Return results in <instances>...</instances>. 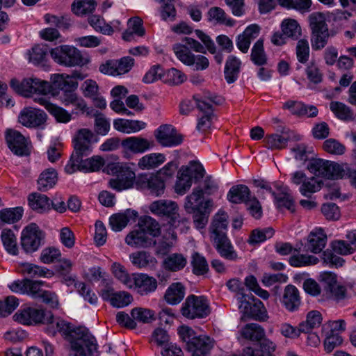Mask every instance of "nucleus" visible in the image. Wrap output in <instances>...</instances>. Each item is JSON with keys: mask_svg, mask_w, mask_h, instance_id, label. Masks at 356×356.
I'll list each match as a JSON object with an SVG mask.
<instances>
[{"mask_svg": "<svg viewBox=\"0 0 356 356\" xmlns=\"http://www.w3.org/2000/svg\"><path fill=\"white\" fill-rule=\"evenodd\" d=\"M14 321L23 325L47 324V330L54 334L60 332L71 345L74 356H90L97 351L95 338L84 327H74L63 320L55 321L51 312L45 313L42 309L25 307L13 316Z\"/></svg>", "mask_w": 356, "mask_h": 356, "instance_id": "f257e3e1", "label": "nucleus"}, {"mask_svg": "<svg viewBox=\"0 0 356 356\" xmlns=\"http://www.w3.org/2000/svg\"><path fill=\"white\" fill-rule=\"evenodd\" d=\"M227 227L228 215L223 211H219L213 217L209 226V235L213 245L220 256L233 261L238 258V255L227 236Z\"/></svg>", "mask_w": 356, "mask_h": 356, "instance_id": "f03ea898", "label": "nucleus"}, {"mask_svg": "<svg viewBox=\"0 0 356 356\" xmlns=\"http://www.w3.org/2000/svg\"><path fill=\"white\" fill-rule=\"evenodd\" d=\"M9 287L13 292L27 294L35 299H41L51 307L58 305L56 294L46 289L49 285L45 282L25 278L13 282Z\"/></svg>", "mask_w": 356, "mask_h": 356, "instance_id": "7ed1b4c3", "label": "nucleus"}, {"mask_svg": "<svg viewBox=\"0 0 356 356\" xmlns=\"http://www.w3.org/2000/svg\"><path fill=\"white\" fill-rule=\"evenodd\" d=\"M311 30L312 47L315 51L323 49L330 37L325 15L319 12L313 13L308 17Z\"/></svg>", "mask_w": 356, "mask_h": 356, "instance_id": "20e7f679", "label": "nucleus"}, {"mask_svg": "<svg viewBox=\"0 0 356 356\" xmlns=\"http://www.w3.org/2000/svg\"><path fill=\"white\" fill-rule=\"evenodd\" d=\"M205 170L202 164L197 161H191L186 166H182L178 172L175 191L179 195H184L192 186V180L202 179Z\"/></svg>", "mask_w": 356, "mask_h": 356, "instance_id": "39448f33", "label": "nucleus"}, {"mask_svg": "<svg viewBox=\"0 0 356 356\" xmlns=\"http://www.w3.org/2000/svg\"><path fill=\"white\" fill-rule=\"evenodd\" d=\"M10 86L17 93L24 97H30L33 93L47 95L51 92L50 83L36 77L24 79L21 82L17 79L10 81Z\"/></svg>", "mask_w": 356, "mask_h": 356, "instance_id": "423d86ee", "label": "nucleus"}, {"mask_svg": "<svg viewBox=\"0 0 356 356\" xmlns=\"http://www.w3.org/2000/svg\"><path fill=\"white\" fill-rule=\"evenodd\" d=\"M50 55L54 60L59 65L73 67L83 65V58L76 48L69 45H60L52 49Z\"/></svg>", "mask_w": 356, "mask_h": 356, "instance_id": "0eeeda50", "label": "nucleus"}, {"mask_svg": "<svg viewBox=\"0 0 356 356\" xmlns=\"http://www.w3.org/2000/svg\"><path fill=\"white\" fill-rule=\"evenodd\" d=\"M92 137L93 134L89 129H82L78 131L74 138V152L65 168L67 173H73V168L78 165L80 156L88 151Z\"/></svg>", "mask_w": 356, "mask_h": 356, "instance_id": "6e6552de", "label": "nucleus"}, {"mask_svg": "<svg viewBox=\"0 0 356 356\" xmlns=\"http://www.w3.org/2000/svg\"><path fill=\"white\" fill-rule=\"evenodd\" d=\"M343 163H338L322 159H311L307 168L309 172L317 177H323L331 179H339L341 171L344 170Z\"/></svg>", "mask_w": 356, "mask_h": 356, "instance_id": "1a4fd4ad", "label": "nucleus"}, {"mask_svg": "<svg viewBox=\"0 0 356 356\" xmlns=\"http://www.w3.org/2000/svg\"><path fill=\"white\" fill-rule=\"evenodd\" d=\"M210 312L207 300L203 296L195 295L188 296L181 308L183 316L190 319L204 318Z\"/></svg>", "mask_w": 356, "mask_h": 356, "instance_id": "9d476101", "label": "nucleus"}, {"mask_svg": "<svg viewBox=\"0 0 356 356\" xmlns=\"http://www.w3.org/2000/svg\"><path fill=\"white\" fill-rule=\"evenodd\" d=\"M148 209L152 213L168 219L172 226L179 221V207L175 201L165 199L155 200L149 204Z\"/></svg>", "mask_w": 356, "mask_h": 356, "instance_id": "9b49d317", "label": "nucleus"}, {"mask_svg": "<svg viewBox=\"0 0 356 356\" xmlns=\"http://www.w3.org/2000/svg\"><path fill=\"white\" fill-rule=\"evenodd\" d=\"M197 107L204 113V115L199 120L197 129L200 131H206L211 124V118L213 115V104H219L220 100H216L217 97L213 96L209 92H205L202 97H194Z\"/></svg>", "mask_w": 356, "mask_h": 356, "instance_id": "f8f14e48", "label": "nucleus"}, {"mask_svg": "<svg viewBox=\"0 0 356 356\" xmlns=\"http://www.w3.org/2000/svg\"><path fill=\"white\" fill-rule=\"evenodd\" d=\"M138 188L147 190L149 193L156 197L161 196L165 189V179L155 174H143L136 179Z\"/></svg>", "mask_w": 356, "mask_h": 356, "instance_id": "ddd939ff", "label": "nucleus"}, {"mask_svg": "<svg viewBox=\"0 0 356 356\" xmlns=\"http://www.w3.org/2000/svg\"><path fill=\"white\" fill-rule=\"evenodd\" d=\"M44 238L42 232L35 223H31L22 231L21 245L26 252L36 251L41 245Z\"/></svg>", "mask_w": 356, "mask_h": 356, "instance_id": "4468645a", "label": "nucleus"}, {"mask_svg": "<svg viewBox=\"0 0 356 356\" xmlns=\"http://www.w3.org/2000/svg\"><path fill=\"white\" fill-rule=\"evenodd\" d=\"M6 139L10 149L18 156H29L31 152V144L19 131L8 129L6 132Z\"/></svg>", "mask_w": 356, "mask_h": 356, "instance_id": "2eb2a0df", "label": "nucleus"}, {"mask_svg": "<svg viewBox=\"0 0 356 356\" xmlns=\"http://www.w3.org/2000/svg\"><path fill=\"white\" fill-rule=\"evenodd\" d=\"M156 141L163 147H173L180 145L183 136L170 124L161 125L154 132Z\"/></svg>", "mask_w": 356, "mask_h": 356, "instance_id": "dca6fc26", "label": "nucleus"}, {"mask_svg": "<svg viewBox=\"0 0 356 356\" xmlns=\"http://www.w3.org/2000/svg\"><path fill=\"white\" fill-rule=\"evenodd\" d=\"M134 64V58L126 56L120 60H110L99 66V71L105 74L116 76L130 71Z\"/></svg>", "mask_w": 356, "mask_h": 356, "instance_id": "f3484780", "label": "nucleus"}, {"mask_svg": "<svg viewBox=\"0 0 356 356\" xmlns=\"http://www.w3.org/2000/svg\"><path fill=\"white\" fill-rule=\"evenodd\" d=\"M212 207L211 200H204V191L200 187L193 189L192 193L186 197L184 204V209L188 213H192L197 209H211Z\"/></svg>", "mask_w": 356, "mask_h": 356, "instance_id": "a211bd4d", "label": "nucleus"}, {"mask_svg": "<svg viewBox=\"0 0 356 356\" xmlns=\"http://www.w3.org/2000/svg\"><path fill=\"white\" fill-rule=\"evenodd\" d=\"M18 120L24 127H38L46 122L47 115L40 109L25 108L20 112Z\"/></svg>", "mask_w": 356, "mask_h": 356, "instance_id": "6ab92c4d", "label": "nucleus"}, {"mask_svg": "<svg viewBox=\"0 0 356 356\" xmlns=\"http://www.w3.org/2000/svg\"><path fill=\"white\" fill-rule=\"evenodd\" d=\"M121 145L125 153L142 154L152 149L154 143L145 138L131 136L122 140Z\"/></svg>", "mask_w": 356, "mask_h": 356, "instance_id": "aec40b11", "label": "nucleus"}, {"mask_svg": "<svg viewBox=\"0 0 356 356\" xmlns=\"http://www.w3.org/2000/svg\"><path fill=\"white\" fill-rule=\"evenodd\" d=\"M61 102L65 106H73L74 107V113L77 115L86 114L88 116L92 115V109L88 106L86 101L81 97L73 91L63 93Z\"/></svg>", "mask_w": 356, "mask_h": 356, "instance_id": "412c9836", "label": "nucleus"}, {"mask_svg": "<svg viewBox=\"0 0 356 356\" xmlns=\"http://www.w3.org/2000/svg\"><path fill=\"white\" fill-rule=\"evenodd\" d=\"M327 243V235L322 228H315L307 236L305 245L306 251L314 254L320 253Z\"/></svg>", "mask_w": 356, "mask_h": 356, "instance_id": "4be33fe9", "label": "nucleus"}, {"mask_svg": "<svg viewBox=\"0 0 356 356\" xmlns=\"http://www.w3.org/2000/svg\"><path fill=\"white\" fill-rule=\"evenodd\" d=\"M132 282L137 292L142 296L152 293L157 288L156 280L146 274H133Z\"/></svg>", "mask_w": 356, "mask_h": 356, "instance_id": "5701e85b", "label": "nucleus"}, {"mask_svg": "<svg viewBox=\"0 0 356 356\" xmlns=\"http://www.w3.org/2000/svg\"><path fill=\"white\" fill-rule=\"evenodd\" d=\"M284 109H288L293 115L314 118L318 113V108L313 105H307L301 102L287 101L283 104Z\"/></svg>", "mask_w": 356, "mask_h": 356, "instance_id": "b1692460", "label": "nucleus"}, {"mask_svg": "<svg viewBox=\"0 0 356 356\" xmlns=\"http://www.w3.org/2000/svg\"><path fill=\"white\" fill-rule=\"evenodd\" d=\"M51 92L54 90H61L63 93L74 90L78 86V82L72 80L70 75L65 74H55L51 77Z\"/></svg>", "mask_w": 356, "mask_h": 356, "instance_id": "393cba45", "label": "nucleus"}, {"mask_svg": "<svg viewBox=\"0 0 356 356\" xmlns=\"http://www.w3.org/2000/svg\"><path fill=\"white\" fill-rule=\"evenodd\" d=\"M123 169L126 170L122 171L115 179H112L109 181L110 186L118 191L131 188L134 180L136 179L135 173L129 168Z\"/></svg>", "mask_w": 356, "mask_h": 356, "instance_id": "a878e982", "label": "nucleus"}, {"mask_svg": "<svg viewBox=\"0 0 356 356\" xmlns=\"http://www.w3.org/2000/svg\"><path fill=\"white\" fill-rule=\"evenodd\" d=\"M123 169L126 170L122 171L115 179H112L109 181L110 186L118 191L131 188L134 180L136 179L135 173L129 168Z\"/></svg>", "mask_w": 356, "mask_h": 356, "instance_id": "bb28decb", "label": "nucleus"}, {"mask_svg": "<svg viewBox=\"0 0 356 356\" xmlns=\"http://www.w3.org/2000/svg\"><path fill=\"white\" fill-rule=\"evenodd\" d=\"M125 242L133 247H149L155 244L153 241L140 227L129 233L125 238Z\"/></svg>", "mask_w": 356, "mask_h": 356, "instance_id": "cd10ccee", "label": "nucleus"}, {"mask_svg": "<svg viewBox=\"0 0 356 356\" xmlns=\"http://www.w3.org/2000/svg\"><path fill=\"white\" fill-rule=\"evenodd\" d=\"M213 346L211 339L205 335L195 337L191 342L188 350L192 356H205Z\"/></svg>", "mask_w": 356, "mask_h": 356, "instance_id": "c85d7f7f", "label": "nucleus"}, {"mask_svg": "<svg viewBox=\"0 0 356 356\" xmlns=\"http://www.w3.org/2000/svg\"><path fill=\"white\" fill-rule=\"evenodd\" d=\"M282 302L286 309L293 312L299 307L300 298L298 289L293 285H287L284 291Z\"/></svg>", "mask_w": 356, "mask_h": 356, "instance_id": "c756f323", "label": "nucleus"}, {"mask_svg": "<svg viewBox=\"0 0 356 356\" xmlns=\"http://www.w3.org/2000/svg\"><path fill=\"white\" fill-rule=\"evenodd\" d=\"M113 127L118 131L129 134L145 129L146 123L140 120L119 118L113 121Z\"/></svg>", "mask_w": 356, "mask_h": 356, "instance_id": "7c9ffc66", "label": "nucleus"}, {"mask_svg": "<svg viewBox=\"0 0 356 356\" xmlns=\"http://www.w3.org/2000/svg\"><path fill=\"white\" fill-rule=\"evenodd\" d=\"M28 201L31 208L40 213H44L51 209V200L45 195L37 193L30 194Z\"/></svg>", "mask_w": 356, "mask_h": 356, "instance_id": "2f4dec72", "label": "nucleus"}, {"mask_svg": "<svg viewBox=\"0 0 356 356\" xmlns=\"http://www.w3.org/2000/svg\"><path fill=\"white\" fill-rule=\"evenodd\" d=\"M165 156L161 153H151L141 157L138 162V166L141 170L155 169L163 164Z\"/></svg>", "mask_w": 356, "mask_h": 356, "instance_id": "473e14b6", "label": "nucleus"}, {"mask_svg": "<svg viewBox=\"0 0 356 356\" xmlns=\"http://www.w3.org/2000/svg\"><path fill=\"white\" fill-rule=\"evenodd\" d=\"M241 62L234 56H229L225 66V79L228 83H234L238 78Z\"/></svg>", "mask_w": 356, "mask_h": 356, "instance_id": "72a5a7b5", "label": "nucleus"}, {"mask_svg": "<svg viewBox=\"0 0 356 356\" xmlns=\"http://www.w3.org/2000/svg\"><path fill=\"white\" fill-rule=\"evenodd\" d=\"M323 317L320 312L312 310L307 313L306 320L299 324L300 332L309 333L313 329L319 327L322 323Z\"/></svg>", "mask_w": 356, "mask_h": 356, "instance_id": "f704fd0d", "label": "nucleus"}, {"mask_svg": "<svg viewBox=\"0 0 356 356\" xmlns=\"http://www.w3.org/2000/svg\"><path fill=\"white\" fill-rule=\"evenodd\" d=\"M250 197V189L243 184L232 186L227 193V200L234 204L245 203Z\"/></svg>", "mask_w": 356, "mask_h": 356, "instance_id": "c9c22d12", "label": "nucleus"}, {"mask_svg": "<svg viewBox=\"0 0 356 356\" xmlns=\"http://www.w3.org/2000/svg\"><path fill=\"white\" fill-rule=\"evenodd\" d=\"M185 295V288L180 282L172 283L166 290L164 298L170 305L180 302Z\"/></svg>", "mask_w": 356, "mask_h": 356, "instance_id": "e433bc0d", "label": "nucleus"}, {"mask_svg": "<svg viewBox=\"0 0 356 356\" xmlns=\"http://www.w3.org/2000/svg\"><path fill=\"white\" fill-rule=\"evenodd\" d=\"M58 174L55 169L48 168L44 170L38 179V189L46 191L51 188L56 183Z\"/></svg>", "mask_w": 356, "mask_h": 356, "instance_id": "4c0bfd02", "label": "nucleus"}, {"mask_svg": "<svg viewBox=\"0 0 356 356\" xmlns=\"http://www.w3.org/2000/svg\"><path fill=\"white\" fill-rule=\"evenodd\" d=\"M79 162L73 168V172L76 170L98 171L104 164V160L101 156H93L90 159L83 160L80 156Z\"/></svg>", "mask_w": 356, "mask_h": 356, "instance_id": "58836bf2", "label": "nucleus"}, {"mask_svg": "<svg viewBox=\"0 0 356 356\" xmlns=\"http://www.w3.org/2000/svg\"><path fill=\"white\" fill-rule=\"evenodd\" d=\"M21 272L31 277H51L54 275L52 270L31 263L22 264Z\"/></svg>", "mask_w": 356, "mask_h": 356, "instance_id": "ea45409f", "label": "nucleus"}, {"mask_svg": "<svg viewBox=\"0 0 356 356\" xmlns=\"http://www.w3.org/2000/svg\"><path fill=\"white\" fill-rule=\"evenodd\" d=\"M330 108L336 117L343 121H351L355 118L354 112L346 104L339 102H332Z\"/></svg>", "mask_w": 356, "mask_h": 356, "instance_id": "a19ab883", "label": "nucleus"}, {"mask_svg": "<svg viewBox=\"0 0 356 356\" xmlns=\"http://www.w3.org/2000/svg\"><path fill=\"white\" fill-rule=\"evenodd\" d=\"M129 257L132 264L139 268L152 266L156 263V259L145 251L132 253Z\"/></svg>", "mask_w": 356, "mask_h": 356, "instance_id": "79ce46f5", "label": "nucleus"}, {"mask_svg": "<svg viewBox=\"0 0 356 356\" xmlns=\"http://www.w3.org/2000/svg\"><path fill=\"white\" fill-rule=\"evenodd\" d=\"M282 135L271 134L266 136L265 142L268 148L271 149H280L286 146V143L290 139L289 135L284 131V128L282 130Z\"/></svg>", "mask_w": 356, "mask_h": 356, "instance_id": "37998d69", "label": "nucleus"}, {"mask_svg": "<svg viewBox=\"0 0 356 356\" xmlns=\"http://www.w3.org/2000/svg\"><path fill=\"white\" fill-rule=\"evenodd\" d=\"M138 225L139 227L147 234L152 237H156L161 234V226L159 223L151 216H143L140 220Z\"/></svg>", "mask_w": 356, "mask_h": 356, "instance_id": "c03bdc74", "label": "nucleus"}, {"mask_svg": "<svg viewBox=\"0 0 356 356\" xmlns=\"http://www.w3.org/2000/svg\"><path fill=\"white\" fill-rule=\"evenodd\" d=\"M241 335L247 339L259 341L264 337L265 332L259 324L249 323L243 328Z\"/></svg>", "mask_w": 356, "mask_h": 356, "instance_id": "a18cd8bd", "label": "nucleus"}, {"mask_svg": "<svg viewBox=\"0 0 356 356\" xmlns=\"http://www.w3.org/2000/svg\"><path fill=\"white\" fill-rule=\"evenodd\" d=\"M1 238L6 251L13 255H17L18 248L14 232L10 229H3L1 232Z\"/></svg>", "mask_w": 356, "mask_h": 356, "instance_id": "49530a36", "label": "nucleus"}, {"mask_svg": "<svg viewBox=\"0 0 356 356\" xmlns=\"http://www.w3.org/2000/svg\"><path fill=\"white\" fill-rule=\"evenodd\" d=\"M186 259L183 254L174 253L165 259L163 265L165 269L171 271H178L186 266Z\"/></svg>", "mask_w": 356, "mask_h": 356, "instance_id": "de8ad7c7", "label": "nucleus"}, {"mask_svg": "<svg viewBox=\"0 0 356 356\" xmlns=\"http://www.w3.org/2000/svg\"><path fill=\"white\" fill-rule=\"evenodd\" d=\"M305 72L310 84L318 85L323 80V73L314 60L307 65Z\"/></svg>", "mask_w": 356, "mask_h": 356, "instance_id": "09e8293b", "label": "nucleus"}, {"mask_svg": "<svg viewBox=\"0 0 356 356\" xmlns=\"http://www.w3.org/2000/svg\"><path fill=\"white\" fill-rule=\"evenodd\" d=\"M282 31L288 38L297 40L301 35V28L295 19H285L282 23Z\"/></svg>", "mask_w": 356, "mask_h": 356, "instance_id": "8fccbe9b", "label": "nucleus"}, {"mask_svg": "<svg viewBox=\"0 0 356 356\" xmlns=\"http://www.w3.org/2000/svg\"><path fill=\"white\" fill-rule=\"evenodd\" d=\"M95 0H76L72 5V10L77 15H83L93 12L96 7Z\"/></svg>", "mask_w": 356, "mask_h": 356, "instance_id": "3c124183", "label": "nucleus"}, {"mask_svg": "<svg viewBox=\"0 0 356 356\" xmlns=\"http://www.w3.org/2000/svg\"><path fill=\"white\" fill-rule=\"evenodd\" d=\"M323 181L314 177L307 178L300 187V192L304 196H309L310 194L314 193L321 190Z\"/></svg>", "mask_w": 356, "mask_h": 356, "instance_id": "603ef678", "label": "nucleus"}, {"mask_svg": "<svg viewBox=\"0 0 356 356\" xmlns=\"http://www.w3.org/2000/svg\"><path fill=\"white\" fill-rule=\"evenodd\" d=\"M173 51L178 59L186 65H193L194 54H192L186 45L175 44L173 45Z\"/></svg>", "mask_w": 356, "mask_h": 356, "instance_id": "864d4df0", "label": "nucleus"}, {"mask_svg": "<svg viewBox=\"0 0 356 356\" xmlns=\"http://www.w3.org/2000/svg\"><path fill=\"white\" fill-rule=\"evenodd\" d=\"M209 19L214 20L220 24H225L227 26H233L235 21L232 19H227L225 11L219 7H212L208 12Z\"/></svg>", "mask_w": 356, "mask_h": 356, "instance_id": "5fc2aeb1", "label": "nucleus"}, {"mask_svg": "<svg viewBox=\"0 0 356 356\" xmlns=\"http://www.w3.org/2000/svg\"><path fill=\"white\" fill-rule=\"evenodd\" d=\"M251 60L257 65H263L266 63L267 58L264 49L263 40H258L254 44L251 52Z\"/></svg>", "mask_w": 356, "mask_h": 356, "instance_id": "6e6d98bb", "label": "nucleus"}, {"mask_svg": "<svg viewBox=\"0 0 356 356\" xmlns=\"http://www.w3.org/2000/svg\"><path fill=\"white\" fill-rule=\"evenodd\" d=\"M319 261V259L312 255L308 254H296L289 258V264L294 267L308 266L315 265Z\"/></svg>", "mask_w": 356, "mask_h": 356, "instance_id": "4d7b16f0", "label": "nucleus"}, {"mask_svg": "<svg viewBox=\"0 0 356 356\" xmlns=\"http://www.w3.org/2000/svg\"><path fill=\"white\" fill-rule=\"evenodd\" d=\"M131 315L134 321H138L143 323H149L155 319L154 312L147 308H134L131 311Z\"/></svg>", "mask_w": 356, "mask_h": 356, "instance_id": "13d9d810", "label": "nucleus"}, {"mask_svg": "<svg viewBox=\"0 0 356 356\" xmlns=\"http://www.w3.org/2000/svg\"><path fill=\"white\" fill-rule=\"evenodd\" d=\"M186 79V75L175 68H172L166 72L164 71L163 74V82L171 86L181 84Z\"/></svg>", "mask_w": 356, "mask_h": 356, "instance_id": "bf43d9fd", "label": "nucleus"}, {"mask_svg": "<svg viewBox=\"0 0 356 356\" xmlns=\"http://www.w3.org/2000/svg\"><path fill=\"white\" fill-rule=\"evenodd\" d=\"M191 265L193 273L197 275H202L209 270V266L206 259L197 252L193 254Z\"/></svg>", "mask_w": 356, "mask_h": 356, "instance_id": "052dcab7", "label": "nucleus"}, {"mask_svg": "<svg viewBox=\"0 0 356 356\" xmlns=\"http://www.w3.org/2000/svg\"><path fill=\"white\" fill-rule=\"evenodd\" d=\"M273 234V229L270 227L264 229H256L252 231L248 242L251 245L259 244L267 238H271Z\"/></svg>", "mask_w": 356, "mask_h": 356, "instance_id": "680f3d73", "label": "nucleus"}, {"mask_svg": "<svg viewBox=\"0 0 356 356\" xmlns=\"http://www.w3.org/2000/svg\"><path fill=\"white\" fill-rule=\"evenodd\" d=\"M89 24L97 31L104 35H111L113 29L111 25L106 24L103 18L99 15H92L88 18Z\"/></svg>", "mask_w": 356, "mask_h": 356, "instance_id": "e2e57ef3", "label": "nucleus"}, {"mask_svg": "<svg viewBox=\"0 0 356 356\" xmlns=\"http://www.w3.org/2000/svg\"><path fill=\"white\" fill-rule=\"evenodd\" d=\"M22 213V207L5 209L0 211V219L6 223H14L21 219Z\"/></svg>", "mask_w": 356, "mask_h": 356, "instance_id": "0e129e2a", "label": "nucleus"}, {"mask_svg": "<svg viewBox=\"0 0 356 356\" xmlns=\"http://www.w3.org/2000/svg\"><path fill=\"white\" fill-rule=\"evenodd\" d=\"M273 195L274 196L279 208L284 207L291 213L295 212L296 206L294 199L290 194L287 193H282L280 194L273 193Z\"/></svg>", "mask_w": 356, "mask_h": 356, "instance_id": "69168bd1", "label": "nucleus"}, {"mask_svg": "<svg viewBox=\"0 0 356 356\" xmlns=\"http://www.w3.org/2000/svg\"><path fill=\"white\" fill-rule=\"evenodd\" d=\"M331 246L334 252L341 255H347L353 254L356 248L348 240H337L334 241L331 243Z\"/></svg>", "mask_w": 356, "mask_h": 356, "instance_id": "338daca9", "label": "nucleus"}, {"mask_svg": "<svg viewBox=\"0 0 356 356\" xmlns=\"http://www.w3.org/2000/svg\"><path fill=\"white\" fill-rule=\"evenodd\" d=\"M47 49L44 46L35 45L29 53V59L35 65L42 63L47 56Z\"/></svg>", "mask_w": 356, "mask_h": 356, "instance_id": "774afa93", "label": "nucleus"}]
</instances>
